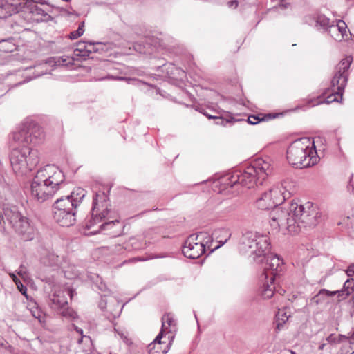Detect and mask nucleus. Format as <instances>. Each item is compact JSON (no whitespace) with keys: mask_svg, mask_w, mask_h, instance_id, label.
Returning a JSON list of instances; mask_svg holds the SVG:
<instances>
[{"mask_svg":"<svg viewBox=\"0 0 354 354\" xmlns=\"http://www.w3.org/2000/svg\"><path fill=\"white\" fill-rule=\"evenodd\" d=\"M290 185L287 180L274 184L267 192L274 201V208L270 214V225L273 230L288 231L297 234L302 229L314 227L321 221V212L317 206L308 202L304 205L297 203L278 207L290 197Z\"/></svg>","mask_w":354,"mask_h":354,"instance_id":"nucleus-1","label":"nucleus"},{"mask_svg":"<svg viewBox=\"0 0 354 354\" xmlns=\"http://www.w3.org/2000/svg\"><path fill=\"white\" fill-rule=\"evenodd\" d=\"M43 139L41 128L31 120L23 122L10 134V161L15 173L26 174L38 165L40 160L39 152L30 147L29 145H37Z\"/></svg>","mask_w":354,"mask_h":354,"instance_id":"nucleus-2","label":"nucleus"},{"mask_svg":"<svg viewBox=\"0 0 354 354\" xmlns=\"http://www.w3.org/2000/svg\"><path fill=\"white\" fill-rule=\"evenodd\" d=\"M64 180L61 170L48 165L37 172L31 184V194L39 203L44 202L56 193Z\"/></svg>","mask_w":354,"mask_h":354,"instance_id":"nucleus-3","label":"nucleus"},{"mask_svg":"<svg viewBox=\"0 0 354 354\" xmlns=\"http://www.w3.org/2000/svg\"><path fill=\"white\" fill-rule=\"evenodd\" d=\"M272 160L269 157L257 158L251 165L245 167L243 171L234 173L229 184L232 187L240 184L250 189L259 184L261 185L267 176L272 174Z\"/></svg>","mask_w":354,"mask_h":354,"instance_id":"nucleus-4","label":"nucleus"},{"mask_svg":"<svg viewBox=\"0 0 354 354\" xmlns=\"http://www.w3.org/2000/svg\"><path fill=\"white\" fill-rule=\"evenodd\" d=\"M286 158L290 165L300 169L313 166L319 160L314 142L307 138L292 142L287 149Z\"/></svg>","mask_w":354,"mask_h":354,"instance_id":"nucleus-5","label":"nucleus"},{"mask_svg":"<svg viewBox=\"0 0 354 354\" xmlns=\"http://www.w3.org/2000/svg\"><path fill=\"white\" fill-rule=\"evenodd\" d=\"M107 198L108 196L104 192H100L95 194L93 200L91 219L86 225L88 229L102 222L104 219H106V221L100 225L102 230H107L119 223V221L115 218V212L111 211L109 207L110 205L107 202Z\"/></svg>","mask_w":354,"mask_h":354,"instance_id":"nucleus-6","label":"nucleus"},{"mask_svg":"<svg viewBox=\"0 0 354 354\" xmlns=\"http://www.w3.org/2000/svg\"><path fill=\"white\" fill-rule=\"evenodd\" d=\"M269 245L267 236L252 231L243 232L239 241L240 252L253 256L254 261H257V258L263 257Z\"/></svg>","mask_w":354,"mask_h":354,"instance_id":"nucleus-7","label":"nucleus"},{"mask_svg":"<svg viewBox=\"0 0 354 354\" xmlns=\"http://www.w3.org/2000/svg\"><path fill=\"white\" fill-rule=\"evenodd\" d=\"M283 270V262L277 254H270L266 257V266L261 278L265 280L261 295L264 299H270L276 289L275 281Z\"/></svg>","mask_w":354,"mask_h":354,"instance_id":"nucleus-8","label":"nucleus"},{"mask_svg":"<svg viewBox=\"0 0 354 354\" xmlns=\"http://www.w3.org/2000/svg\"><path fill=\"white\" fill-rule=\"evenodd\" d=\"M352 63V57H348L340 61L335 68V72L331 80L332 93L326 98V103L338 102V96L342 99L344 88L346 86L348 72V70Z\"/></svg>","mask_w":354,"mask_h":354,"instance_id":"nucleus-9","label":"nucleus"},{"mask_svg":"<svg viewBox=\"0 0 354 354\" xmlns=\"http://www.w3.org/2000/svg\"><path fill=\"white\" fill-rule=\"evenodd\" d=\"M68 199H57L53 205V217L61 226L70 227L75 222V209Z\"/></svg>","mask_w":354,"mask_h":354,"instance_id":"nucleus-10","label":"nucleus"},{"mask_svg":"<svg viewBox=\"0 0 354 354\" xmlns=\"http://www.w3.org/2000/svg\"><path fill=\"white\" fill-rule=\"evenodd\" d=\"M23 0L20 16L27 22H41L47 21L50 17L32 0Z\"/></svg>","mask_w":354,"mask_h":354,"instance_id":"nucleus-11","label":"nucleus"},{"mask_svg":"<svg viewBox=\"0 0 354 354\" xmlns=\"http://www.w3.org/2000/svg\"><path fill=\"white\" fill-rule=\"evenodd\" d=\"M51 308L57 310L62 317L75 319L77 313L68 306L67 299L64 292H59L54 293L50 299Z\"/></svg>","mask_w":354,"mask_h":354,"instance_id":"nucleus-12","label":"nucleus"},{"mask_svg":"<svg viewBox=\"0 0 354 354\" xmlns=\"http://www.w3.org/2000/svg\"><path fill=\"white\" fill-rule=\"evenodd\" d=\"M13 228L24 241H32L37 235V230L33 223L25 216L14 224Z\"/></svg>","mask_w":354,"mask_h":354,"instance_id":"nucleus-13","label":"nucleus"},{"mask_svg":"<svg viewBox=\"0 0 354 354\" xmlns=\"http://www.w3.org/2000/svg\"><path fill=\"white\" fill-rule=\"evenodd\" d=\"M203 243H199L191 234L183 245V254L189 259H198L205 252Z\"/></svg>","mask_w":354,"mask_h":354,"instance_id":"nucleus-14","label":"nucleus"},{"mask_svg":"<svg viewBox=\"0 0 354 354\" xmlns=\"http://www.w3.org/2000/svg\"><path fill=\"white\" fill-rule=\"evenodd\" d=\"M22 217L16 206L8 203L0 205V227H3L2 222L5 223V220L13 227Z\"/></svg>","mask_w":354,"mask_h":354,"instance_id":"nucleus-15","label":"nucleus"},{"mask_svg":"<svg viewBox=\"0 0 354 354\" xmlns=\"http://www.w3.org/2000/svg\"><path fill=\"white\" fill-rule=\"evenodd\" d=\"M23 0H0V19L21 13Z\"/></svg>","mask_w":354,"mask_h":354,"instance_id":"nucleus-16","label":"nucleus"},{"mask_svg":"<svg viewBox=\"0 0 354 354\" xmlns=\"http://www.w3.org/2000/svg\"><path fill=\"white\" fill-rule=\"evenodd\" d=\"M327 32L337 41L348 40L351 35L346 24L342 20H339L336 24L333 23Z\"/></svg>","mask_w":354,"mask_h":354,"instance_id":"nucleus-17","label":"nucleus"},{"mask_svg":"<svg viewBox=\"0 0 354 354\" xmlns=\"http://www.w3.org/2000/svg\"><path fill=\"white\" fill-rule=\"evenodd\" d=\"M121 65L118 63L111 62H103L101 64V68L106 72V75L105 77L99 78V80H127L130 81L131 79L119 76L118 74L120 73V67Z\"/></svg>","mask_w":354,"mask_h":354,"instance_id":"nucleus-18","label":"nucleus"},{"mask_svg":"<svg viewBox=\"0 0 354 354\" xmlns=\"http://www.w3.org/2000/svg\"><path fill=\"white\" fill-rule=\"evenodd\" d=\"M162 332H160L156 339L148 346L149 354H166L170 348V343L162 342Z\"/></svg>","mask_w":354,"mask_h":354,"instance_id":"nucleus-19","label":"nucleus"},{"mask_svg":"<svg viewBox=\"0 0 354 354\" xmlns=\"http://www.w3.org/2000/svg\"><path fill=\"white\" fill-rule=\"evenodd\" d=\"M68 58H64V57H57L48 59L45 63L41 64L37 66V74L35 77H39L44 74L47 73L46 66H62L68 64L66 62Z\"/></svg>","mask_w":354,"mask_h":354,"instance_id":"nucleus-20","label":"nucleus"},{"mask_svg":"<svg viewBox=\"0 0 354 354\" xmlns=\"http://www.w3.org/2000/svg\"><path fill=\"white\" fill-rule=\"evenodd\" d=\"M41 263L46 266L58 268L62 266V257L48 251L41 257Z\"/></svg>","mask_w":354,"mask_h":354,"instance_id":"nucleus-21","label":"nucleus"},{"mask_svg":"<svg viewBox=\"0 0 354 354\" xmlns=\"http://www.w3.org/2000/svg\"><path fill=\"white\" fill-rule=\"evenodd\" d=\"M192 235L194 236L195 239H196L198 242H199V243H203L202 246L205 248V250H206V249L207 248L211 252H213L214 250L220 248V245H216L214 248H212L213 238L208 232H200L198 233L193 234Z\"/></svg>","mask_w":354,"mask_h":354,"instance_id":"nucleus-22","label":"nucleus"},{"mask_svg":"<svg viewBox=\"0 0 354 354\" xmlns=\"http://www.w3.org/2000/svg\"><path fill=\"white\" fill-rule=\"evenodd\" d=\"M256 206L258 209L261 210H268L276 208L274 201H272V197L270 196L269 193L267 192H265L260 198L257 199Z\"/></svg>","mask_w":354,"mask_h":354,"instance_id":"nucleus-23","label":"nucleus"},{"mask_svg":"<svg viewBox=\"0 0 354 354\" xmlns=\"http://www.w3.org/2000/svg\"><path fill=\"white\" fill-rule=\"evenodd\" d=\"M86 195V191L82 188H77V189L73 191L69 196H66L64 198H61V199H68L71 203V206L77 208L78 205L82 203L83 198Z\"/></svg>","mask_w":354,"mask_h":354,"instance_id":"nucleus-24","label":"nucleus"},{"mask_svg":"<svg viewBox=\"0 0 354 354\" xmlns=\"http://www.w3.org/2000/svg\"><path fill=\"white\" fill-rule=\"evenodd\" d=\"M90 50L88 52L105 53L113 50L115 45L112 42H89Z\"/></svg>","mask_w":354,"mask_h":354,"instance_id":"nucleus-25","label":"nucleus"},{"mask_svg":"<svg viewBox=\"0 0 354 354\" xmlns=\"http://www.w3.org/2000/svg\"><path fill=\"white\" fill-rule=\"evenodd\" d=\"M340 290H336V291H329L326 289H322L319 291V292L312 298L311 301L317 305L320 304L321 303V297L322 296H326V297H333L335 295H337V297L339 298V301H341V294Z\"/></svg>","mask_w":354,"mask_h":354,"instance_id":"nucleus-26","label":"nucleus"},{"mask_svg":"<svg viewBox=\"0 0 354 354\" xmlns=\"http://www.w3.org/2000/svg\"><path fill=\"white\" fill-rule=\"evenodd\" d=\"M333 22H331L330 19L326 17L324 15H318L315 17V27L317 30H322L323 31H327L329 26Z\"/></svg>","mask_w":354,"mask_h":354,"instance_id":"nucleus-27","label":"nucleus"},{"mask_svg":"<svg viewBox=\"0 0 354 354\" xmlns=\"http://www.w3.org/2000/svg\"><path fill=\"white\" fill-rule=\"evenodd\" d=\"M213 235L216 239H221L218 240L219 244L218 245H223L231 237V233L228 229H219L215 230Z\"/></svg>","mask_w":354,"mask_h":354,"instance_id":"nucleus-28","label":"nucleus"},{"mask_svg":"<svg viewBox=\"0 0 354 354\" xmlns=\"http://www.w3.org/2000/svg\"><path fill=\"white\" fill-rule=\"evenodd\" d=\"M354 292V279L350 278L347 279L343 286V288L340 290L341 299H346L351 294Z\"/></svg>","mask_w":354,"mask_h":354,"instance_id":"nucleus-29","label":"nucleus"},{"mask_svg":"<svg viewBox=\"0 0 354 354\" xmlns=\"http://www.w3.org/2000/svg\"><path fill=\"white\" fill-rule=\"evenodd\" d=\"M77 343L81 346V349L82 351L86 353H90L92 350V341L90 337L86 335H82L80 338L78 339Z\"/></svg>","mask_w":354,"mask_h":354,"instance_id":"nucleus-30","label":"nucleus"},{"mask_svg":"<svg viewBox=\"0 0 354 354\" xmlns=\"http://www.w3.org/2000/svg\"><path fill=\"white\" fill-rule=\"evenodd\" d=\"M90 49L89 42L80 41L77 44V48L75 50V55L88 56L91 52L87 50Z\"/></svg>","mask_w":354,"mask_h":354,"instance_id":"nucleus-31","label":"nucleus"},{"mask_svg":"<svg viewBox=\"0 0 354 354\" xmlns=\"http://www.w3.org/2000/svg\"><path fill=\"white\" fill-rule=\"evenodd\" d=\"M176 321L171 314H165L162 317V328L160 332L164 333L169 327L175 326Z\"/></svg>","mask_w":354,"mask_h":354,"instance_id":"nucleus-32","label":"nucleus"},{"mask_svg":"<svg viewBox=\"0 0 354 354\" xmlns=\"http://www.w3.org/2000/svg\"><path fill=\"white\" fill-rule=\"evenodd\" d=\"M288 319V316L286 315L283 310H279L277 314L276 315V328L278 330H281L283 326V324Z\"/></svg>","mask_w":354,"mask_h":354,"instance_id":"nucleus-33","label":"nucleus"},{"mask_svg":"<svg viewBox=\"0 0 354 354\" xmlns=\"http://www.w3.org/2000/svg\"><path fill=\"white\" fill-rule=\"evenodd\" d=\"M286 10H291V6L290 3L287 2L286 0H281V3L277 6H273L270 10L277 12L279 14H286Z\"/></svg>","mask_w":354,"mask_h":354,"instance_id":"nucleus-34","label":"nucleus"},{"mask_svg":"<svg viewBox=\"0 0 354 354\" xmlns=\"http://www.w3.org/2000/svg\"><path fill=\"white\" fill-rule=\"evenodd\" d=\"M347 336L343 335H335L334 334H330L327 338L326 341L329 344H339L342 342V340L347 339Z\"/></svg>","mask_w":354,"mask_h":354,"instance_id":"nucleus-35","label":"nucleus"},{"mask_svg":"<svg viewBox=\"0 0 354 354\" xmlns=\"http://www.w3.org/2000/svg\"><path fill=\"white\" fill-rule=\"evenodd\" d=\"M84 22L82 21L79 25L77 30L73 31L70 33L69 38L73 40V39H76L78 37H80V36H82L84 32Z\"/></svg>","mask_w":354,"mask_h":354,"instance_id":"nucleus-36","label":"nucleus"},{"mask_svg":"<svg viewBox=\"0 0 354 354\" xmlns=\"http://www.w3.org/2000/svg\"><path fill=\"white\" fill-rule=\"evenodd\" d=\"M119 337L123 340L126 344H131V339L128 337V333L125 330H118L115 329Z\"/></svg>","mask_w":354,"mask_h":354,"instance_id":"nucleus-37","label":"nucleus"},{"mask_svg":"<svg viewBox=\"0 0 354 354\" xmlns=\"http://www.w3.org/2000/svg\"><path fill=\"white\" fill-rule=\"evenodd\" d=\"M266 120L264 117L260 118L259 115H250L248 118V122L251 124H258L261 121Z\"/></svg>","mask_w":354,"mask_h":354,"instance_id":"nucleus-38","label":"nucleus"},{"mask_svg":"<svg viewBox=\"0 0 354 354\" xmlns=\"http://www.w3.org/2000/svg\"><path fill=\"white\" fill-rule=\"evenodd\" d=\"M206 115L209 118H214L216 120V124H220V125H223V126H225L226 124L229 123L230 122V120H225L222 117H217V116H212L210 115H207L206 114Z\"/></svg>","mask_w":354,"mask_h":354,"instance_id":"nucleus-39","label":"nucleus"},{"mask_svg":"<svg viewBox=\"0 0 354 354\" xmlns=\"http://www.w3.org/2000/svg\"><path fill=\"white\" fill-rule=\"evenodd\" d=\"M17 287V289L24 296L27 297V288L21 283V281L19 280L18 281H16L15 283Z\"/></svg>","mask_w":354,"mask_h":354,"instance_id":"nucleus-40","label":"nucleus"},{"mask_svg":"<svg viewBox=\"0 0 354 354\" xmlns=\"http://www.w3.org/2000/svg\"><path fill=\"white\" fill-rule=\"evenodd\" d=\"M17 274L19 276H20L22 278H26L27 277V270L26 268L24 266H21L19 269H18V271H17Z\"/></svg>","mask_w":354,"mask_h":354,"instance_id":"nucleus-41","label":"nucleus"},{"mask_svg":"<svg viewBox=\"0 0 354 354\" xmlns=\"http://www.w3.org/2000/svg\"><path fill=\"white\" fill-rule=\"evenodd\" d=\"M346 273L348 277L354 276V263H351V265H349L346 271Z\"/></svg>","mask_w":354,"mask_h":354,"instance_id":"nucleus-42","label":"nucleus"},{"mask_svg":"<svg viewBox=\"0 0 354 354\" xmlns=\"http://www.w3.org/2000/svg\"><path fill=\"white\" fill-rule=\"evenodd\" d=\"M31 313L33 317L38 319L39 322H41L42 315L41 313L39 310L36 309L35 310H32Z\"/></svg>","mask_w":354,"mask_h":354,"instance_id":"nucleus-43","label":"nucleus"},{"mask_svg":"<svg viewBox=\"0 0 354 354\" xmlns=\"http://www.w3.org/2000/svg\"><path fill=\"white\" fill-rule=\"evenodd\" d=\"M347 337V339H349L350 348L353 349L352 346H354V331L350 336H348Z\"/></svg>","mask_w":354,"mask_h":354,"instance_id":"nucleus-44","label":"nucleus"},{"mask_svg":"<svg viewBox=\"0 0 354 354\" xmlns=\"http://www.w3.org/2000/svg\"><path fill=\"white\" fill-rule=\"evenodd\" d=\"M106 300H104V299H102L101 301H100L99 307L100 308V309L104 310V308H106Z\"/></svg>","mask_w":354,"mask_h":354,"instance_id":"nucleus-45","label":"nucleus"},{"mask_svg":"<svg viewBox=\"0 0 354 354\" xmlns=\"http://www.w3.org/2000/svg\"><path fill=\"white\" fill-rule=\"evenodd\" d=\"M229 7H234L236 8L238 6V1H231L228 2Z\"/></svg>","mask_w":354,"mask_h":354,"instance_id":"nucleus-46","label":"nucleus"},{"mask_svg":"<svg viewBox=\"0 0 354 354\" xmlns=\"http://www.w3.org/2000/svg\"><path fill=\"white\" fill-rule=\"evenodd\" d=\"M73 327L74 328V329L76 330V332L77 333L81 335V337L83 335V330L82 328H80L79 327H77L75 325H73Z\"/></svg>","mask_w":354,"mask_h":354,"instance_id":"nucleus-47","label":"nucleus"},{"mask_svg":"<svg viewBox=\"0 0 354 354\" xmlns=\"http://www.w3.org/2000/svg\"><path fill=\"white\" fill-rule=\"evenodd\" d=\"M10 277L15 283H16V281H19V279L17 277V276L14 273H10Z\"/></svg>","mask_w":354,"mask_h":354,"instance_id":"nucleus-48","label":"nucleus"},{"mask_svg":"<svg viewBox=\"0 0 354 354\" xmlns=\"http://www.w3.org/2000/svg\"><path fill=\"white\" fill-rule=\"evenodd\" d=\"M346 1L348 5L351 6H354V0H346Z\"/></svg>","mask_w":354,"mask_h":354,"instance_id":"nucleus-49","label":"nucleus"},{"mask_svg":"<svg viewBox=\"0 0 354 354\" xmlns=\"http://www.w3.org/2000/svg\"><path fill=\"white\" fill-rule=\"evenodd\" d=\"M326 344L322 343L319 346V350L322 351L325 348Z\"/></svg>","mask_w":354,"mask_h":354,"instance_id":"nucleus-50","label":"nucleus"},{"mask_svg":"<svg viewBox=\"0 0 354 354\" xmlns=\"http://www.w3.org/2000/svg\"><path fill=\"white\" fill-rule=\"evenodd\" d=\"M66 292L68 295H70L71 297H72V291L71 290H67Z\"/></svg>","mask_w":354,"mask_h":354,"instance_id":"nucleus-51","label":"nucleus"},{"mask_svg":"<svg viewBox=\"0 0 354 354\" xmlns=\"http://www.w3.org/2000/svg\"><path fill=\"white\" fill-rule=\"evenodd\" d=\"M325 297H326V296H322L321 297V303L320 304H322L324 302V300Z\"/></svg>","mask_w":354,"mask_h":354,"instance_id":"nucleus-52","label":"nucleus"},{"mask_svg":"<svg viewBox=\"0 0 354 354\" xmlns=\"http://www.w3.org/2000/svg\"><path fill=\"white\" fill-rule=\"evenodd\" d=\"M8 41H10V39H1V40H0V43L1 42H5V41L7 42Z\"/></svg>","mask_w":354,"mask_h":354,"instance_id":"nucleus-53","label":"nucleus"},{"mask_svg":"<svg viewBox=\"0 0 354 354\" xmlns=\"http://www.w3.org/2000/svg\"><path fill=\"white\" fill-rule=\"evenodd\" d=\"M290 352L291 354H295V352L293 351H290Z\"/></svg>","mask_w":354,"mask_h":354,"instance_id":"nucleus-54","label":"nucleus"},{"mask_svg":"<svg viewBox=\"0 0 354 354\" xmlns=\"http://www.w3.org/2000/svg\"><path fill=\"white\" fill-rule=\"evenodd\" d=\"M285 292V290H281V292H280V295H283V293H282V292Z\"/></svg>","mask_w":354,"mask_h":354,"instance_id":"nucleus-55","label":"nucleus"},{"mask_svg":"<svg viewBox=\"0 0 354 354\" xmlns=\"http://www.w3.org/2000/svg\"><path fill=\"white\" fill-rule=\"evenodd\" d=\"M347 218V220L351 219V218H350L349 216H347V218Z\"/></svg>","mask_w":354,"mask_h":354,"instance_id":"nucleus-56","label":"nucleus"}]
</instances>
